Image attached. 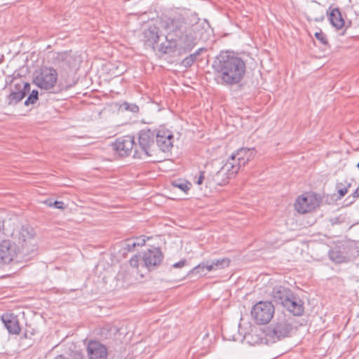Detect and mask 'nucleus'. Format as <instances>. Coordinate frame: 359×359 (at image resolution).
<instances>
[{
    "instance_id": "38",
    "label": "nucleus",
    "mask_w": 359,
    "mask_h": 359,
    "mask_svg": "<svg viewBox=\"0 0 359 359\" xmlns=\"http://www.w3.org/2000/svg\"><path fill=\"white\" fill-rule=\"evenodd\" d=\"M348 192V187H344L338 189V193L340 196V198L344 196Z\"/></svg>"
},
{
    "instance_id": "14",
    "label": "nucleus",
    "mask_w": 359,
    "mask_h": 359,
    "mask_svg": "<svg viewBox=\"0 0 359 359\" xmlns=\"http://www.w3.org/2000/svg\"><path fill=\"white\" fill-rule=\"evenodd\" d=\"M179 53L182 54L190 51L196 44V38L191 32L185 30L184 34L179 35Z\"/></svg>"
},
{
    "instance_id": "20",
    "label": "nucleus",
    "mask_w": 359,
    "mask_h": 359,
    "mask_svg": "<svg viewBox=\"0 0 359 359\" xmlns=\"http://www.w3.org/2000/svg\"><path fill=\"white\" fill-rule=\"evenodd\" d=\"M237 158V160L240 162V165L244 167L250 161H251L255 154L256 151L255 148H245L242 147L238 149L235 153H233Z\"/></svg>"
},
{
    "instance_id": "46",
    "label": "nucleus",
    "mask_w": 359,
    "mask_h": 359,
    "mask_svg": "<svg viewBox=\"0 0 359 359\" xmlns=\"http://www.w3.org/2000/svg\"><path fill=\"white\" fill-rule=\"evenodd\" d=\"M62 58L64 59V57H62ZM67 59H68V56H66V57H65V60H67Z\"/></svg>"
},
{
    "instance_id": "27",
    "label": "nucleus",
    "mask_w": 359,
    "mask_h": 359,
    "mask_svg": "<svg viewBox=\"0 0 359 359\" xmlns=\"http://www.w3.org/2000/svg\"><path fill=\"white\" fill-rule=\"evenodd\" d=\"M172 185L187 193L191 187V183L182 179H177L172 182Z\"/></svg>"
},
{
    "instance_id": "5",
    "label": "nucleus",
    "mask_w": 359,
    "mask_h": 359,
    "mask_svg": "<svg viewBox=\"0 0 359 359\" xmlns=\"http://www.w3.org/2000/svg\"><path fill=\"white\" fill-rule=\"evenodd\" d=\"M57 80V73L53 67H42L34 74L33 82L39 88L45 90L53 88Z\"/></svg>"
},
{
    "instance_id": "8",
    "label": "nucleus",
    "mask_w": 359,
    "mask_h": 359,
    "mask_svg": "<svg viewBox=\"0 0 359 359\" xmlns=\"http://www.w3.org/2000/svg\"><path fill=\"white\" fill-rule=\"evenodd\" d=\"M20 249L9 239H3L0 242V263L9 264L16 257Z\"/></svg>"
},
{
    "instance_id": "26",
    "label": "nucleus",
    "mask_w": 359,
    "mask_h": 359,
    "mask_svg": "<svg viewBox=\"0 0 359 359\" xmlns=\"http://www.w3.org/2000/svg\"><path fill=\"white\" fill-rule=\"evenodd\" d=\"M145 243V240L142 239V243H139L133 240H127L126 244L123 247V253L125 255L127 252H133L135 250L136 246H142Z\"/></svg>"
},
{
    "instance_id": "18",
    "label": "nucleus",
    "mask_w": 359,
    "mask_h": 359,
    "mask_svg": "<svg viewBox=\"0 0 359 359\" xmlns=\"http://www.w3.org/2000/svg\"><path fill=\"white\" fill-rule=\"evenodd\" d=\"M159 39L158 28L156 25L149 26L143 32V41L145 45L154 48Z\"/></svg>"
},
{
    "instance_id": "42",
    "label": "nucleus",
    "mask_w": 359,
    "mask_h": 359,
    "mask_svg": "<svg viewBox=\"0 0 359 359\" xmlns=\"http://www.w3.org/2000/svg\"><path fill=\"white\" fill-rule=\"evenodd\" d=\"M351 197V196H349L348 197V198H350ZM352 197H353V198H356L359 197V187L358 189H356L355 191L353 193Z\"/></svg>"
},
{
    "instance_id": "2",
    "label": "nucleus",
    "mask_w": 359,
    "mask_h": 359,
    "mask_svg": "<svg viewBox=\"0 0 359 359\" xmlns=\"http://www.w3.org/2000/svg\"><path fill=\"white\" fill-rule=\"evenodd\" d=\"M156 130H142L139 133V144L135 146L133 158L156 161L154 140Z\"/></svg>"
},
{
    "instance_id": "31",
    "label": "nucleus",
    "mask_w": 359,
    "mask_h": 359,
    "mask_svg": "<svg viewBox=\"0 0 359 359\" xmlns=\"http://www.w3.org/2000/svg\"><path fill=\"white\" fill-rule=\"evenodd\" d=\"M31 86L27 82H20L15 85V89H20L22 93H25V96L30 91Z\"/></svg>"
},
{
    "instance_id": "40",
    "label": "nucleus",
    "mask_w": 359,
    "mask_h": 359,
    "mask_svg": "<svg viewBox=\"0 0 359 359\" xmlns=\"http://www.w3.org/2000/svg\"><path fill=\"white\" fill-rule=\"evenodd\" d=\"M186 260H181L173 264V267L175 268H181L185 265Z\"/></svg>"
},
{
    "instance_id": "6",
    "label": "nucleus",
    "mask_w": 359,
    "mask_h": 359,
    "mask_svg": "<svg viewBox=\"0 0 359 359\" xmlns=\"http://www.w3.org/2000/svg\"><path fill=\"white\" fill-rule=\"evenodd\" d=\"M274 306L271 302L261 301L253 306L251 315L257 324H267L274 315Z\"/></svg>"
},
{
    "instance_id": "7",
    "label": "nucleus",
    "mask_w": 359,
    "mask_h": 359,
    "mask_svg": "<svg viewBox=\"0 0 359 359\" xmlns=\"http://www.w3.org/2000/svg\"><path fill=\"white\" fill-rule=\"evenodd\" d=\"M135 146L134 137L130 135L118 137L112 144L113 149L122 157L133 155Z\"/></svg>"
},
{
    "instance_id": "13",
    "label": "nucleus",
    "mask_w": 359,
    "mask_h": 359,
    "mask_svg": "<svg viewBox=\"0 0 359 359\" xmlns=\"http://www.w3.org/2000/svg\"><path fill=\"white\" fill-rule=\"evenodd\" d=\"M317 205L315 196L307 194L299 197L295 203V208L299 212L306 213L313 210Z\"/></svg>"
},
{
    "instance_id": "30",
    "label": "nucleus",
    "mask_w": 359,
    "mask_h": 359,
    "mask_svg": "<svg viewBox=\"0 0 359 359\" xmlns=\"http://www.w3.org/2000/svg\"><path fill=\"white\" fill-rule=\"evenodd\" d=\"M39 99V92L36 90H33L27 100L25 101V105L29 106L31 104H34Z\"/></svg>"
},
{
    "instance_id": "19",
    "label": "nucleus",
    "mask_w": 359,
    "mask_h": 359,
    "mask_svg": "<svg viewBox=\"0 0 359 359\" xmlns=\"http://www.w3.org/2000/svg\"><path fill=\"white\" fill-rule=\"evenodd\" d=\"M1 320L10 334H20L21 329L16 316H13V315H4L1 317Z\"/></svg>"
},
{
    "instance_id": "35",
    "label": "nucleus",
    "mask_w": 359,
    "mask_h": 359,
    "mask_svg": "<svg viewBox=\"0 0 359 359\" xmlns=\"http://www.w3.org/2000/svg\"><path fill=\"white\" fill-rule=\"evenodd\" d=\"M139 257L137 255H134L130 259V264L133 267H137L138 266V262H139Z\"/></svg>"
},
{
    "instance_id": "3",
    "label": "nucleus",
    "mask_w": 359,
    "mask_h": 359,
    "mask_svg": "<svg viewBox=\"0 0 359 359\" xmlns=\"http://www.w3.org/2000/svg\"><path fill=\"white\" fill-rule=\"evenodd\" d=\"M14 239L17 240L18 248L25 256L34 255L37 250V239L34 229L28 225H22L16 232L12 233Z\"/></svg>"
},
{
    "instance_id": "1",
    "label": "nucleus",
    "mask_w": 359,
    "mask_h": 359,
    "mask_svg": "<svg viewBox=\"0 0 359 359\" xmlns=\"http://www.w3.org/2000/svg\"><path fill=\"white\" fill-rule=\"evenodd\" d=\"M212 67L218 82L231 86L239 83L246 72L244 60L229 52H221L214 60Z\"/></svg>"
},
{
    "instance_id": "23",
    "label": "nucleus",
    "mask_w": 359,
    "mask_h": 359,
    "mask_svg": "<svg viewBox=\"0 0 359 359\" xmlns=\"http://www.w3.org/2000/svg\"><path fill=\"white\" fill-rule=\"evenodd\" d=\"M330 259L337 264L344 263L348 262V258L338 249H332L328 253Z\"/></svg>"
},
{
    "instance_id": "21",
    "label": "nucleus",
    "mask_w": 359,
    "mask_h": 359,
    "mask_svg": "<svg viewBox=\"0 0 359 359\" xmlns=\"http://www.w3.org/2000/svg\"><path fill=\"white\" fill-rule=\"evenodd\" d=\"M329 19L332 25L337 29H339L344 26V20L339 9L337 8L332 10L330 13Z\"/></svg>"
},
{
    "instance_id": "17",
    "label": "nucleus",
    "mask_w": 359,
    "mask_h": 359,
    "mask_svg": "<svg viewBox=\"0 0 359 359\" xmlns=\"http://www.w3.org/2000/svg\"><path fill=\"white\" fill-rule=\"evenodd\" d=\"M291 295L292 292L290 290L281 285L274 287L271 292V297L273 302L278 304H281L283 306Z\"/></svg>"
},
{
    "instance_id": "16",
    "label": "nucleus",
    "mask_w": 359,
    "mask_h": 359,
    "mask_svg": "<svg viewBox=\"0 0 359 359\" xmlns=\"http://www.w3.org/2000/svg\"><path fill=\"white\" fill-rule=\"evenodd\" d=\"M283 307H285L294 316H302L304 311L303 302L301 299L294 297L292 294L288 300L285 302Z\"/></svg>"
},
{
    "instance_id": "44",
    "label": "nucleus",
    "mask_w": 359,
    "mask_h": 359,
    "mask_svg": "<svg viewBox=\"0 0 359 359\" xmlns=\"http://www.w3.org/2000/svg\"><path fill=\"white\" fill-rule=\"evenodd\" d=\"M44 203L48 206H53V202L50 199L45 201Z\"/></svg>"
},
{
    "instance_id": "15",
    "label": "nucleus",
    "mask_w": 359,
    "mask_h": 359,
    "mask_svg": "<svg viewBox=\"0 0 359 359\" xmlns=\"http://www.w3.org/2000/svg\"><path fill=\"white\" fill-rule=\"evenodd\" d=\"M242 167L243 165H240V162L237 160L236 155L232 154L225 164L218 171L217 176L222 172H227V175H229L228 177H232L238 173Z\"/></svg>"
},
{
    "instance_id": "47",
    "label": "nucleus",
    "mask_w": 359,
    "mask_h": 359,
    "mask_svg": "<svg viewBox=\"0 0 359 359\" xmlns=\"http://www.w3.org/2000/svg\"><path fill=\"white\" fill-rule=\"evenodd\" d=\"M357 167H358V168L359 169V162H358V164H357Z\"/></svg>"
},
{
    "instance_id": "28",
    "label": "nucleus",
    "mask_w": 359,
    "mask_h": 359,
    "mask_svg": "<svg viewBox=\"0 0 359 359\" xmlns=\"http://www.w3.org/2000/svg\"><path fill=\"white\" fill-rule=\"evenodd\" d=\"M215 271L222 269L228 267L230 264V259L228 258H222L216 260H212Z\"/></svg>"
},
{
    "instance_id": "34",
    "label": "nucleus",
    "mask_w": 359,
    "mask_h": 359,
    "mask_svg": "<svg viewBox=\"0 0 359 359\" xmlns=\"http://www.w3.org/2000/svg\"><path fill=\"white\" fill-rule=\"evenodd\" d=\"M111 326L109 325H104L100 329V334L104 338H108L110 335Z\"/></svg>"
},
{
    "instance_id": "41",
    "label": "nucleus",
    "mask_w": 359,
    "mask_h": 359,
    "mask_svg": "<svg viewBox=\"0 0 359 359\" xmlns=\"http://www.w3.org/2000/svg\"><path fill=\"white\" fill-rule=\"evenodd\" d=\"M206 50L205 48H201L199 49H198L194 53L191 54L192 55L194 56V58L196 60V57L197 56H198L199 55H201V53L203 52V51H205Z\"/></svg>"
},
{
    "instance_id": "29",
    "label": "nucleus",
    "mask_w": 359,
    "mask_h": 359,
    "mask_svg": "<svg viewBox=\"0 0 359 359\" xmlns=\"http://www.w3.org/2000/svg\"><path fill=\"white\" fill-rule=\"evenodd\" d=\"M218 171L217 172L216 175L213 177V182L218 185H222L227 182L228 180L230 177H229V175H227V172H222L219 175L217 176Z\"/></svg>"
},
{
    "instance_id": "43",
    "label": "nucleus",
    "mask_w": 359,
    "mask_h": 359,
    "mask_svg": "<svg viewBox=\"0 0 359 359\" xmlns=\"http://www.w3.org/2000/svg\"><path fill=\"white\" fill-rule=\"evenodd\" d=\"M4 222L0 220V239L2 238V236L4 234L3 232Z\"/></svg>"
},
{
    "instance_id": "39",
    "label": "nucleus",
    "mask_w": 359,
    "mask_h": 359,
    "mask_svg": "<svg viewBox=\"0 0 359 359\" xmlns=\"http://www.w3.org/2000/svg\"><path fill=\"white\" fill-rule=\"evenodd\" d=\"M204 174H205V172H203H203H201L200 175H199V177H198V180H197V181H196L197 184H198V185L202 184V183H203V182L204 179H205Z\"/></svg>"
},
{
    "instance_id": "24",
    "label": "nucleus",
    "mask_w": 359,
    "mask_h": 359,
    "mask_svg": "<svg viewBox=\"0 0 359 359\" xmlns=\"http://www.w3.org/2000/svg\"><path fill=\"white\" fill-rule=\"evenodd\" d=\"M25 93H22L20 89L13 90L7 97L8 105H15L25 97Z\"/></svg>"
},
{
    "instance_id": "10",
    "label": "nucleus",
    "mask_w": 359,
    "mask_h": 359,
    "mask_svg": "<svg viewBox=\"0 0 359 359\" xmlns=\"http://www.w3.org/2000/svg\"><path fill=\"white\" fill-rule=\"evenodd\" d=\"M163 259V255L161 250L157 248L149 249L143 253L142 260L144 266L149 271L154 269L159 266Z\"/></svg>"
},
{
    "instance_id": "32",
    "label": "nucleus",
    "mask_w": 359,
    "mask_h": 359,
    "mask_svg": "<svg viewBox=\"0 0 359 359\" xmlns=\"http://www.w3.org/2000/svg\"><path fill=\"white\" fill-rule=\"evenodd\" d=\"M196 61V59L194 58V56L191 54L189 56L186 57L181 62V65L184 67H191L194 62Z\"/></svg>"
},
{
    "instance_id": "12",
    "label": "nucleus",
    "mask_w": 359,
    "mask_h": 359,
    "mask_svg": "<svg viewBox=\"0 0 359 359\" xmlns=\"http://www.w3.org/2000/svg\"><path fill=\"white\" fill-rule=\"evenodd\" d=\"M88 359H107V347L99 341L90 340L86 348Z\"/></svg>"
},
{
    "instance_id": "25",
    "label": "nucleus",
    "mask_w": 359,
    "mask_h": 359,
    "mask_svg": "<svg viewBox=\"0 0 359 359\" xmlns=\"http://www.w3.org/2000/svg\"><path fill=\"white\" fill-rule=\"evenodd\" d=\"M205 269L208 271H215L212 261H207L205 262L199 264L198 266L193 269V273L200 274L203 273Z\"/></svg>"
},
{
    "instance_id": "11",
    "label": "nucleus",
    "mask_w": 359,
    "mask_h": 359,
    "mask_svg": "<svg viewBox=\"0 0 359 359\" xmlns=\"http://www.w3.org/2000/svg\"><path fill=\"white\" fill-rule=\"evenodd\" d=\"M156 145L163 152H168L173 147L174 136L172 132L165 128L156 133Z\"/></svg>"
},
{
    "instance_id": "22",
    "label": "nucleus",
    "mask_w": 359,
    "mask_h": 359,
    "mask_svg": "<svg viewBox=\"0 0 359 359\" xmlns=\"http://www.w3.org/2000/svg\"><path fill=\"white\" fill-rule=\"evenodd\" d=\"M167 39L166 44L161 43L160 46L159 50L164 54H170L174 53L177 46L179 47V41H177V39L174 37H169Z\"/></svg>"
},
{
    "instance_id": "9",
    "label": "nucleus",
    "mask_w": 359,
    "mask_h": 359,
    "mask_svg": "<svg viewBox=\"0 0 359 359\" xmlns=\"http://www.w3.org/2000/svg\"><path fill=\"white\" fill-rule=\"evenodd\" d=\"M161 26L167 30L168 34L166 39L169 37H179V35L184 34L185 29V23L180 19L166 18L161 21Z\"/></svg>"
},
{
    "instance_id": "33",
    "label": "nucleus",
    "mask_w": 359,
    "mask_h": 359,
    "mask_svg": "<svg viewBox=\"0 0 359 359\" xmlns=\"http://www.w3.org/2000/svg\"><path fill=\"white\" fill-rule=\"evenodd\" d=\"M316 38L323 45L327 44V40L326 38V36L323 33L322 31H320L319 32H316L315 34Z\"/></svg>"
},
{
    "instance_id": "4",
    "label": "nucleus",
    "mask_w": 359,
    "mask_h": 359,
    "mask_svg": "<svg viewBox=\"0 0 359 359\" xmlns=\"http://www.w3.org/2000/svg\"><path fill=\"white\" fill-rule=\"evenodd\" d=\"M291 318L285 315L279 316L276 321L265 330L266 344L276 343L289 336L292 330Z\"/></svg>"
},
{
    "instance_id": "37",
    "label": "nucleus",
    "mask_w": 359,
    "mask_h": 359,
    "mask_svg": "<svg viewBox=\"0 0 359 359\" xmlns=\"http://www.w3.org/2000/svg\"><path fill=\"white\" fill-rule=\"evenodd\" d=\"M126 104V109H130L133 112H137L139 110V107L136 104H132L131 106H129L128 104Z\"/></svg>"
},
{
    "instance_id": "45",
    "label": "nucleus",
    "mask_w": 359,
    "mask_h": 359,
    "mask_svg": "<svg viewBox=\"0 0 359 359\" xmlns=\"http://www.w3.org/2000/svg\"><path fill=\"white\" fill-rule=\"evenodd\" d=\"M55 359H69V358H65V356H63L62 355H57Z\"/></svg>"
},
{
    "instance_id": "36",
    "label": "nucleus",
    "mask_w": 359,
    "mask_h": 359,
    "mask_svg": "<svg viewBox=\"0 0 359 359\" xmlns=\"http://www.w3.org/2000/svg\"><path fill=\"white\" fill-rule=\"evenodd\" d=\"M53 206L54 208H57V209H65V204L62 201H55L53 202Z\"/></svg>"
}]
</instances>
